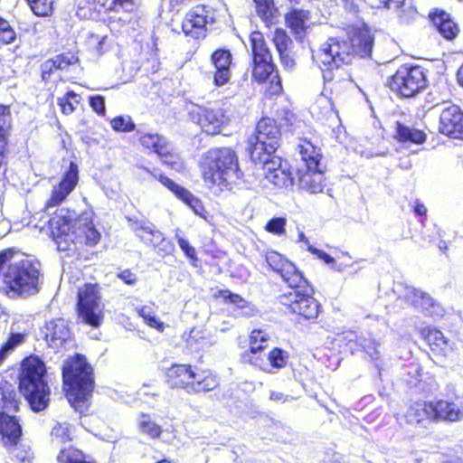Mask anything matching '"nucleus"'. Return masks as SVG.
Listing matches in <instances>:
<instances>
[{"label":"nucleus","instance_id":"obj_8","mask_svg":"<svg viewBox=\"0 0 463 463\" xmlns=\"http://www.w3.org/2000/svg\"><path fill=\"white\" fill-rule=\"evenodd\" d=\"M283 310L298 321L316 323L322 312V306L314 297V288L309 285L297 291H286L277 298Z\"/></svg>","mask_w":463,"mask_h":463},{"label":"nucleus","instance_id":"obj_22","mask_svg":"<svg viewBox=\"0 0 463 463\" xmlns=\"http://www.w3.org/2000/svg\"><path fill=\"white\" fill-rule=\"evenodd\" d=\"M23 429L15 416L0 411V441L5 449L15 448L22 439Z\"/></svg>","mask_w":463,"mask_h":463},{"label":"nucleus","instance_id":"obj_27","mask_svg":"<svg viewBox=\"0 0 463 463\" xmlns=\"http://www.w3.org/2000/svg\"><path fill=\"white\" fill-rule=\"evenodd\" d=\"M71 337V330L63 318H54L45 323L44 339L48 345L59 349Z\"/></svg>","mask_w":463,"mask_h":463},{"label":"nucleus","instance_id":"obj_20","mask_svg":"<svg viewBox=\"0 0 463 463\" xmlns=\"http://www.w3.org/2000/svg\"><path fill=\"white\" fill-rule=\"evenodd\" d=\"M210 62L213 67V83L215 87L228 84L232 78L233 58L230 49L220 47L210 55Z\"/></svg>","mask_w":463,"mask_h":463},{"label":"nucleus","instance_id":"obj_36","mask_svg":"<svg viewBox=\"0 0 463 463\" xmlns=\"http://www.w3.org/2000/svg\"><path fill=\"white\" fill-rule=\"evenodd\" d=\"M339 352L354 354L360 351L361 337L354 331H345L337 334L334 339Z\"/></svg>","mask_w":463,"mask_h":463},{"label":"nucleus","instance_id":"obj_42","mask_svg":"<svg viewBox=\"0 0 463 463\" xmlns=\"http://www.w3.org/2000/svg\"><path fill=\"white\" fill-rule=\"evenodd\" d=\"M58 0H25L33 14L38 17L51 16Z\"/></svg>","mask_w":463,"mask_h":463},{"label":"nucleus","instance_id":"obj_10","mask_svg":"<svg viewBox=\"0 0 463 463\" xmlns=\"http://www.w3.org/2000/svg\"><path fill=\"white\" fill-rule=\"evenodd\" d=\"M77 318L92 327H99L104 320L100 288L97 283H85L77 292Z\"/></svg>","mask_w":463,"mask_h":463},{"label":"nucleus","instance_id":"obj_34","mask_svg":"<svg viewBox=\"0 0 463 463\" xmlns=\"http://www.w3.org/2000/svg\"><path fill=\"white\" fill-rule=\"evenodd\" d=\"M256 15L265 26L271 27L278 20L279 11L275 0H252Z\"/></svg>","mask_w":463,"mask_h":463},{"label":"nucleus","instance_id":"obj_49","mask_svg":"<svg viewBox=\"0 0 463 463\" xmlns=\"http://www.w3.org/2000/svg\"><path fill=\"white\" fill-rule=\"evenodd\" d=\"M137 139L145 149L153 153H156L162 145V142L165 140L164 137L157 133H140Z\"/></svg>","mask_w":463,"mask_h":463},{"label":"nucleus","instance_id":"obj_23","mask_svg":"<svg viewBox=\"0 0 463 463\" xmlns=\"http://www.w3.org/2000/svg\"><path fill=\"white\" fill-rule=\"evenodd\" d=\"M419 334L429 345L434 357L443 358L451 352L452 347L449 340L439 329L428 326L420 328Z\"/></svg>","mask_w":463,"mask_h":463},{"label":"nucleus","instance_id":"obj_16","mask_svg":"<svg viewBox=\"0 0 463 463\" xmlns=\"http://www.w3.org/2000/svg\"><path fill=\"white\" fill-rule=\"evenodd\" d=\"M438 131L450 139L463 140V109L459 105L450 104L440 111Z\"/></svg>","mask_w":463,"mask_h":463},{"label":"nucleus","instance_id":"obj_43","mask_svg":"<svg viewBox=\"0 0 463 463\" xmlns=\"http://www.w3.org/2000/svg\"><path fill=\"white\" fill-rule=\"evenodd\" d=\"M137 237L145 244L156 248L158 241L162 240L163 233L147 226H138L135 230Z\"/></svg>","mask_w":463,"mask_h":463},{"label":"nucleus","instance_id":"obj_31","mask_svg":"<svg viewBox=\"0 0 463 463\" xmlns=\"http://www.w3.org/2000/svg\"><path fill=\"white\" fill-rule=\"evenodd\" d=\"M311 111L317 120L325 122L338 120L337 111L335 109L332 99L324 94L317 97L311 106Z\"/></svg>","mask_w":463,"mask_h":463},{"label":"nucleus","instance_id":"obj_3","mask_svg":"<svg viewBox=\"0 0 463 463\" xmlns=\"http://www.w3.org/2000/svg\"><path fill=\"white\" fill-rule=\"evenodd\" d=\"M242 176L239 156L233 148L222 146L207 151L202 177L209 187L231 190L232 184L241 180Z\"/></svg>","mask_w":463,"mask_h":463},{"label":"nucleus","instance_id":"obj_47","mask_svg":"<svg viewBox=\"0 0 463 463\" xmlns=\"http://www.w3.org/2000/svg\"><path fill=\"white\" fill-rule=\"evenodd\" d=\"M17 34L10 21L0 15V49L13 44Z\"/></svg>","mask_w":463,"mask_h":463},{"label":"nucleus","instance_id":"obj_17","mask_svg":"<svg viewBox=\"0 0 463 463\" xmlns=\"http://www.w3.org/2000/svg\"><path fill=\"white\" fill-rule=\"evenodd\" d=\"M254 164L263 165L264 177L273 186L279 189L291 187L294 183L292 173L282 165L279 156H266L263 161H252Z\"/></svg>","mask_w":463,"mask_h":463},{"label":"nucleus","instance_id":"obj_48","mask_svg":"<svg viewBox=\"0 0 463 463\" xmlns=\"http://www.w3.org/2000/svg\"><path fill=\"white\" fill-rule=\"evenodd\" d=\"M137 315L143 318L145 324L151 328L163 332L165 329V324L156 315L154 310L147 307L142 306L137 309Z\"/></svg>","mask_w":463,"mask_h":463},{"label":"nucleus","instance_id":"obj_53","mask_svg":"<svg viewBox=\"0 0 463 463\" xmlns=\"http://www.w3.org/2000/svg\"><path fill=\"white\" fill-rule=\"evenodd\" d=\"M141 431L152 439H157L162 434V428L156 424L148 414H142L139 422Z\"/></svg>","mask_w":463,"mask_h":463},{"label":"nucleus","instance_id":"obj_58","mask_svg":"<svg viewBox=\"0 0 463 463\" xmlns=\"http://www.w3.org/2000/svg\"><path fill=\"white\" fill-rule=\"evenodd\" d=\"M51 436L60 443H68L72 440L70 427L67 424L56 423L51 431Z\"/></svg>","mask_w":463,"mask_h":463},{"label":"nucleus","instance_id":"obj_60","mask_svg":"<svg viewBox=\"0 0 463 463\" xmlns=\"http://www.w3.org/2000/svg\"><path fill=\"white\" fill-rule=\"evenodd\" d=\"M287 221L283 217H274L270 219L265 225V230L275 235H283L286 233Z\"/></svg>","mask_w":463,"mask_h":463},{"label":"nucleus","instance_id":"obj_4","mask_svg":"<svg viewBox=\"0 0 463 463\" xmlns=\"http://www.w3.org/2000/svg\"><path fill=\"white\" fill-rule=\"evenodd\" d=\"M62 392L71 405L88 402L92 396L95 379L91 365L84 354L69 356L61 368Z\"/></svg>","mask_w":463,"mask_h":463},{"label":"nucleus","instance_id":"obj_62","mask_svg":"<svg viewBox=\"0 0 463 463\" xmlns=\"http://www.w3.org/2000/svg\"><path fill=\"white\" fill-rule=\"evenodd\" d=\"M89 105L91 109L99 116H105L106 103L105 98L101 95H93L89 99Z\"/></svg>","mask_w":463,"mask_h":463},{"label":"nucleus","instance_id":"obj_39","mask_svg":"<svg viewBox=\"0 0 463 463\" xmlns=\"http://www.w3.org/2000/svg\"><path fill=\"white\" fill-rule=\"evenodd\" d=\"M267 354L264 351L259 350V347L247 348L240 355L241 364L251 365L260 370L267 368Z\"/></svg>","mask_w":463,"mask_h":463},{"label":"nucleus","instance_id":"obj_37","mask_svg":"<svg viewBox=\"0 0 463 463\" xmlns=\"http://www.w3.org/2000/svg\"><path fill=\"white\" fill-rule=\"evenodd\" d=\"M162 164L170 169H178L183 166V160L179 153L169 146L166 139L155 153Z\"/></svg>","mask_w":463,"mask_h":463},{"label":"nucleus","instance_id":"obj_38","mask_svg":"<svg viewBox=\"0 0 463 463\" xmlns=\"http://www.w3.org/2000/svg\"><path fill=\"white\" fill-rule=\"evenodd\" d=\"M58 463H97L89 459L85 453L74 446L61 448L56 456Z\"/></svg>","mask_w":463,"mask_h":463},{"label":"nucleus","instance_id":"obj_63","mask_svg":"<svg viewBox=\"0 0 463 463\" xmlns=\"http://www.w3.org/2000/svg\"><path fill=\"white\" fill-rule=\"evenodd\" d=\"M16 463H34L35 456L30 447H21L14 455Z\"/></svg>","mask_w":463,"mask_h":463},{"label":"nucleus","instance_id":"obj_18","mask_svg":"<svg viewBox=\"0 0 463 463\" xmlns=\"http://www.w3.org/2000/svg\"><path fill=\"white\" fill-rule=\"evenodd\" d=\"M10 118V106L0 103V184L7 180V165L12 153L11 126L6 124Z\"/></svg>","mask_w":463,"mask_h":463},{"label":"nucleus","instance_id":"obj_14","mask_svg":"<svg viewBox=\"0 0 463 463\" xmlns=\"http://www.w3.org/2000/svg\"><path fill=\"white\" fill-rule=\"evenodd\" d=\"M79 180V166L74 161H70L69 166L62 174L61 179L53 187L49 198L46 200L43 210L46 211L61 204L68 195L76 188Z\"/></svg>","mask_w":463,"mask_h":463},{"label":"nucleus","instance_id":"obj_45","mask_svg":"<svg viewBox=\"0 0 463 463\" xmlns=\"http://www.w3.org/2000/svg\"><path fill=\"white\" fill-rule=\"evenodd\" d=\"M214 299H222L223 302L232 304L239 308H245L250 303L240 294L233 293L229 289H219L213 294Z\"/></svg>","mask_w":463,"mask_h":463},{"label":"nucleus","instance_id":"obj_57","mask_svg":"<svg viewBox=\"0 0 463 463\" xmlns=\"http://www.w3.org/2000/svg\"><path fill=\"white\" fill-rule=\"evenodd\" d=\"M176 241L178 246L185 255V257L189 260L190 263L194 267L198 266V257L196 250L194 246H192L188 240L183 237H176Z\"/></svg>","mask_w":463,"mask_h":463},{"label":"nucleus","instance_id":"obj_15","mask_svg":"<svg viewBox=\"0 0 463 463\" xmlns=\"http://www.w3.org/2000/svg\"><path fill=\"white\" fill-rule=\"evenodd\" d=\"M462 415L463 411L453 407H410L406 412L408 421L411 423H421L426 420L430 422L456 421Z\"/></svg>","mask_w":463,"mask_h":463},{"label":"nucleus","instance_id":"obj_13","mask_svg":"<svg viewBox=\"0 0 463 463\" xmlns=\"http://www.w3.org/2000/svg\"><path fill=\"white\" fill-rule=\"evenodd\" d=\"M346 40L358 59L371 58L374 46V34L364 23L348 24L345 28Z\"/></svg>","mask_w":463,"mask_h":463},{"label":"nucleus","instance_id":"obj_33","mask_svg":"<svg viewBox=\"0 0 463 463\" xmlns=\"http://www.w3.org/2000/svg\"><path fill=\"white\" fill-rule=\"evenodd\" d=\"M393 137L401 143L421 145L426 141V134L412 127H409L401 121L395 123Z\"/></svg>","mask_w":463,"mask_h":463},{"label":"nucleus","instance_id":"obj_41","mask_svg":"<svg viewBox=\"0 0 463 463\" xmlns=\"http://www.w3.org/2000/svg\"><path fill=\"white\" fill-rule=\"evenodd\" d=\"M81 102V97L74 90H68L57 99V105L64 116L71 115Z\"/></svg>","mask_w":463,"mask_h":463},{"label":"nucleus","instance_id":"obj_32","mask_svg":"<svg viewBox=\"0 0 463 463\" xmlns=\"http://www.w3.org/2000/svg\"><path fill=\"white\" fill-rule=\"evenodd\" d=\"M279 275L287 284L288 291H297V289L307 288V286L311 285L303 273L291 261L284 267Z\"/></svg>","mask_w":463,"mask_h":463},{"label":"nucleus","instance_id":"obj_5","mask_svg":"<svg viewBox=\"0 0 463 463\" xmlns=\"http://www.w3.org/2000/svg\"><path fill=\"white\" fill-rule=\"evenodd\" d=\"M46 367L36 355L25 357L19 373V392L29 405H48L51 391L44 377Z\"/></svg>","mask_w":463,"mask_h":463},{"label":"nucleus","instance_id":"obj_56","mask_svg":"<svg viewBox=\"0 0 463 463\" xmlns=\"http://www.w3.org/2000/svg\"><path fill=\"white\" fill-rule=\"evenodd\" d=\"M360 351L365 353L373 360L380 358V344L372 337H361Z\"/></svg>","mask_w":463,"mask_h":463},{"label":"nucleus","instance_id":"obj_25","mask_svg":"<svg viewBox=\"0 0 463 463\" xmlns=\"http://www.w3.org/2000/svg\"><path fill=\"white\" fill-rule=\"evenodd\" d=\"M101 240V233L95 227L91 218H78V224L71 237L72 248L80 245L81 247H95Z\"/></svg>","mask_w":463,"mask_h":463},{"label":"nucleus","instance_id":"obj_26","mask_svg":"<svg viewBox=\"0 0 463 463\" xmlns=\"http://www.w3.org/2000/svg\"><path fill=\"white\" fill-rule=\"evenodd\" d=\"M297 179L300 188L310 194L323 193L326 186V178L321 167L298 169Z\"/></svg>","mask_w":463,"mask_h":463},{"label":"nucleus","instance_id":"obj_6","mask_svg":"<svg viewBox=\"0 0 463 463\" xmlns=\"http://www.w3.org/2000/svg\"><path fill=\"white\" fill-rule=\"evenodd\" d=\"M319 56L327 68V80L335 83L349 80L348 71L340 70V67L350 65L358 59L346 38L339 36L328 38L319 49Z\"/></svg>","mask_w":463,"mask_h":463},{"label":"nucleus","instance_id":"obj_2","mask_svg":"<svg viewBox=\"0 0 463 463\" xmlns=\"http://www.w3.org/2000/svg\"><path fill=\"white\" fill-rule=\"evenodd\" d=\"M251 48L250 72L252 81L265 85V94L269 97L279 96L283 93L282 79L271 51L260 31H253L250 34Z\"/></svg>","mask_w":463,"mask_h":463},{"label":"nucleus","instance_id":"obj_11","mask_svg":"<svg viewBox=\"0 0 463 463\" xmlns=\"http://www.w3.org/2000/svg\"><path fill=\"white\" fill-rule=\"evenodd\" d=\"M77 224L78 218L67 208L57 210L52 214L47 225L50 236L59 250H72L71 237L74 235Z\"/></svg>","mask_w":463,"mask_h":463},{"label":"nucleus","instance_id":"obj_35","mask_svg":"<svg viewBox=\"0 0 463 463\" xmlns=\"http://www.w3.org/2000/svg\"><path fill=\"white\" fill-rule=\"evenodd\" d=\"M299 154L305 167L303 169H316L320 167L322 155L320 149L307 139H301L299 145Z\"/></svg>","mask_w":463,"mask_h":463},{"label":"nucleus","instance_id":"obj_28","mask_svg":"<svg viewBox=\"0 0 463 463\" xmlns=\"http://www.w3.org/2000/svg\"><path fill=\"white\" fill-rule=\"evenodd\" d=\"M190 382L189 393L211 392L220 384L218 376L212 370L199 368L195 365Z\"/></svg>","mask_w":463,"mask_h":463},{"label":"nucleus","instance_id":"obj_54","mask_svg":"<svg viewBox=\"0 0 463 463\" xmlns=\"http://www.w3.org/2000/svg\"><path fill=\"white\" fill-rule=\"evenodd\" d=\"M0 393L3 405H18L19 393L12 384L1 382Z\"/></svg>","mask_w":463,"mask_h":463},{"label":"nucleus","instance_id":"obj_30","mask_svg":"<svg viewBox=\"0 0 463 463\" xmlns=\"http://www.w3.org/2000/svg\"><path fill=\"white\" fill-rule=\"evenodd\" d=\"M309 18L310 11L298 7H291L284 14L286 27L295 36L306 33Z\"/></svg>","mask_w":463,"mask_h":463},{"label":"nucleus","instance_id":"obj_46","mask_svg":"<svg viewBox=\"0 0 463 463\" xmlns=\"http://www.w3.org/2000/svg\"><path fill=\"white\" fill-rule=\"evenodd\" d=\"M288 359V353L280 347H273L267 354V360L272 369L280 370L285 368Z\"/></svg>","mask_w":463,"mask_h":463},{"label":"nucleus","instance_id":"obj_12","mask_svg":"<svg viewBox=\"0 0 463 463\" xmlns=\"http://www.w3.org/2000/svg\"><path fill=\"white\" fill-rule=\"evenodd\" d=\"M213 8L208 5L199 4L192 7L182 21V31L194 39L203 38L208 24L215 22Z\"/></svg>","mask_w":463,"mask_h":463},{"label":"nucleus","instance_id":"obj_52","mask_svg":"<svg viewBox=\"0 0 463 463\" xmlns=\"http://www.w3.org/2000/svg\"><path fill=\"white\" fill-rule=\"evenodd\" d=\"M272 43L278 53L290 51L293 44L292 39L283 28H276L272 37Z\"/></svg>","mask_w":463,"mask_h":463},{"label":"nucleus","instance_id":"obj_24","mask_svg":"<svg viewBox=\"0 0 463 463\" xmlns=\"http://www.w3.org/2000/svg\"><path fill=\"white\" fill-rule=\"evenodd\" d=\"M429 18L434 29L443 39L454 41L458 36L459 26L447 11L436 8L429 14Z\"/></svg>","mask_w":463,"mask_h":463},{"label":"nucleus","instance_id":"obj_44","mask_svg":"<svg viewBox=\"0 0 463 463\" xmlns=\"http://www.w3.org/2000/svg\"><path fill=\"white\" fill-rule=\"evenodd\" d=\"M270 340V335L262 328H254L249 333L248 348L259 347V350L266 351Z\"/></svg>","mask_w":463,"mask_h":463},{"label":"nucleus","instance_id":"obj_29","mask_svg":"<svg viewBox=\"0 0 463 463\" xmlns=\"http://www.w3.org/2000/svg\"><path fill=\"white\" fill-rule=\"evenodd\" d=\"M194 366L187 364H173L165 371L167 383L173 388L184 389L189 392Z\"/></svg>","mask_w":463,"mask_h":463},{"label":"nucleus","instance_id":"obj_55","mask_svg":"<svg viewBox=\"0 0 463 463\" xmlns=\"http://www.w3.org/2000/svg\"><path fill=\"white\" fill-rule=\"evenodd\" d=\"M265 260L269 269L277 274L283 270L284 267L289 262L283 255L275 250L267 251Z\"/></svg>","mask_w":463,"mask_h":463},{"label":"nucleus","instance_id":"obj_21","mask_svg":"<svg viewBox=\"0 0 463 463\" xmlns=\"http://www.w3.org/2000/svg\"><path fill=\"white\" fill-rule=\"evenodd\" d=\"M192 117L205 134L212 136L220 134L222 128L229 121L222 109L199 108L197 111L193 113Z\"/></svg>","mask_w":463,"mask_h":463},{"label":"nucleus","instance_id":"obj_51","mask_svg":"<svg viewBox=\"0 0 463 463\" xmlns=\"http://www.w3.org/2000/svg\"><path fill=\"white\" fill-rule=\"evenodd\" d=\"M110 127L115 132L128 133L136 129V124L128 115H119L110 119Z\"/></svg>","mask_w":463,"mask_h":463},{"label":"nucleus","instance_id":"obj_1","mask_svg":"<svg viewBox=\"0 0 463 463\" xmlns=\"http://www.w3.org/2000/svg\"><path fill=\"white\" fill-rule=\"evenodd\" d=\"M42 264L14 247L0 250V291L10 298H25L40 292Z\"/></svg>","mask_w":463,"mask_h":463},{"label":"nucleus","instance_id":"obj_61","mask_svg":"<svg viewBox=\"0 0 463 463\" xmlns=\"http://www.w3.org/2000/svg\"><path fill=\"white\" fill-rule=\"evenodd\" d=\"M109 12H118L125 5L132 4L133 0H93Z\"/></svg>","mask_w":463,"mask_h":463},{"label":"nucleus","instance_id":"obj_50","mask_svg":"<svg viewBox=\"0 0 463 463\" xmlns=\"http://www.w3.org/2000/svg\"><path fill=\"white\" fill-rule=\"evenodd\" d=\"M53 59L60 71L68 70L70 67L80 63L79 52L77 50H69L61 52L53 57Z\"/></svg>","mask_w":463,"mask_h":463},{"label":"nucleus","instance_id":"obj_40","mask_svg":"<svg viewBox=\"0 0 463 463\" xmlns=\"http://www.w3.org/2000/svg\"><path fill=\"white\" fill-rule=\"evenodd\" d=\"M185 348L191 352H201L207 346V339L202 330L193 327L188 333L184 335Z\"/></svg>","mask_w":463,"mask_h":463},{"label":"nucleus","instance_id":"obj_7","mask_svg":"<svg viewBox=\"0 0 463 463\" xmlns=\"http://www.w3.org/2000/svg\"><path fill=\"white\" fill-rule=\"evenodd\" d=\"M282 131L276 119L264 116L256 124L253 135L247 141L248 155L251 161H263L280 146Z\"/></svg>","mask_w":463,"mask_h":463},{"label":"nucleus","instance_id":"obj_9","mask_svg":"<svg viewBox=\"0 0 463 463\" xmlns=\"http://www.w3.org/2000/svg\"><path fill=\"white\" fill-rule=\"evenodd\" d=\"M430 85L429 71L418 64H402L386 86L402 98H414Z\"/></svg>","mask_w":463,"mask_h":463},{"label":"nucleus","instance_id":"obj_59","mask_svg":"<svg viewBox=\"0 0 463 463\" xmlns=\"http://www.w3.org/2000/svg\"><path fill=\"white\" fill-rule=\"evenodd\" d=\"M56 71L60 70L53 58L48 59L45 61H43L40 66L42 80L45 83L50 82Z\"/></svg>","mask_w":463,"mask_h":463},{"label":"nucleus","instance_id":"obj_64","mask_svg":"<svg viewBox=\"0 0 463 463\" xmlns=\"http://www.w3.org/2000/svg\"><path fill=\"white\" fill-rule=\"evenodd\" d=\"M154 249L156 250L158 255L161 257H165L171 255L174 252L175 245L170 240L163 236L162 240L158 241L156 247Z\"/></svg>","mask_w":463,"mask_h":463},{"label":"nucleus","instance_id":"obj_19","mask_svg":"<svg viewBox=\"0 0 463 463\" xmlns=\"http://www.w3.org/2000/svg\"><path fill=\"white\" fill-rule=\"evenodd\" d=\"M146 172L173 193L177 199L187 204L195 214L205 218L206 210L202 201L195 197L190 191L177 184L164 174L156 175L147 168H146Z\"/></svg>","mask_w":463,"mask_h":463}]
</instances>
